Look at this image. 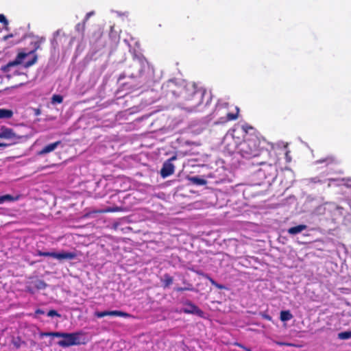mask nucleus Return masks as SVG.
<instances>
[{"instance_id": "36", "label": "nucleus", "mask_w": 351, "mask_h": 351, "mask_svg": "<svg viewBox=\"0 0 351 351\" xmlns=\"http://www.w3.org/2000/svg\"><path fill=\"white\" fill-rule=\"evenodd\" d=\"M237 345L240 346V347H241V348H243L241 344L237 343Z\"/></svg>"}, {"instance_id": "12", "label": "nucleus", "mask_w": 351, "mask_h": 351, "mask_svg": "<svg viewBox=\"0 0 351 351\" xmlns=\"http://www.w3.org/2000/svg\"><path fill=\"white\" fill-rule=\"evenodd\" d=\"M307 228V226L306 225H304V224H300V225H298L296 226H294V227H292V228H290L289 230H288V232L291 234H297L300 232H301L302 231L306 230Z\"/></svg>"}, {"instance_id": "2", "label": "nucleus", "mask_w": 351, "mask_h": 351, "mask_svg": "<svg viewBox=\"0 0 351 351\" xmlns=\"http://www.w3.org/2000/svg\"><path fill=\"white\" fill-rule=\"evenodd\" d=\"M62 337V339L58 342V344L63 348L69 347L74 345L80 344L79 334L77 333H66V332H42L40 337Z\"/></svg>"}, {"instance_id": "14", "label": "nucleus", "mask_w": 351, "mask_h": 351, "mask_svg": "<svg viewBox=\"0 0 351 351\" xmlns=\"http://www.w3.org/2000/svg\"><path fill=\"white\" fill-rule=\"evenodd\" d=\"M13 114V112L10 110L0 109V119L10 118Z\"/></svg>"}, {"instance_id": "16", "label": "nucleus", "mask_w": 351, "mask_h": 351, "mask_svg": "<svg viewBox=\"0 0 351 351\" xmlns=\"http://www.w3.org/2000/svg\"><path fill=\"white\" fill-rule=\"evenodd\" d=\"M339 186H346L347 188H351V179L350 178H342L339 180V183L337 184Z\"/></svg>"}, {"instance_id": "19", "label": "nucleus", "mask_w": 351, "mask_h": 351, "mask_svg": "<svg viewBox=\"0 0 351 351\" xmlns=\"http://www.w3.org/2000/svg\"><path fill=\"white\" fill-rule=\"evenodd\" d=\"M163 282L165 287H168L173 282V278L169 275H165Z\"/></svg>"}, {"instance_id": "1", "label": "nucleus", "mask_w": 351, "mask_h": 351, "mask_svg": "<svg viewBox=\"0 0 351 351\" xmlns=\"http://www.w3.org/2000/svg\"><path fill=\"white\" fill-rule=\"evenodd\" d=\"M262 143L257 136L249 137L237 147V152L245 159L256 157L261 154Z\"/></svg>"}, {"instance_id": "9", "label": "nucleus", "mask_w": 351, "mask_h": 351, "mask_svg": "<svg viewBox=\"0 0 351 351\" xmlns=\"http://www.w3.org/2000/svg\"><path fill=\"white\" fill-rule=\"evenodd\" d=\"M182 311L185 313H191L201 315L202 314V311L195 305L189 303L186 305V306L182 309Z\"/></svg>"}, {"instance_id": "20", "label": "nucleus", "mask_w": 351, "mask_h": 351, "mask_svg": "<svg viewBox=\"0 0 351 351\" xmlns=\"http://www.w3.org/2000/svg\"><path fill=\"white\" fill-rule=\"evenodd\" d=\"M51 102L53 104H60V103L62 102V97L60 96V95H54L52 97Z\"/></svg>"}, {"instance_id": "3", "label": "nucleus", "mask_w": 351, "mask_h": 351, "mask_svg": "<svg viewBox=\"0 0 351 351\" xmlns=\"http://www.w3.org/2000/svg\"><path fill=\"white\" fill-rule=\"evenodd\" d=\"M36 56L33 51L28 53L20 52L17 55L16 59L5 66L3 70L5 72H9L11 67L21 64H23L25 67H29L36 62Z\"/></svg>"}, {"instance_id": "24", "label": "nucleus", "mask_w": 351, "mask_h": 351, "mask_svg": "<svg viewBox=\"0 0 351 351\" xmlns=\"http://www.w3.org/2000/svg\"><path fill=\"white\" fill-rule=\"evenodd\" d=\"M47 315L49 317H53V316H58L60 317V315L57 313V311H56L55 310H51L49 311L48 313H47Z\"/></svg>"}, {"instance_id": "11", "label": "nucleus", "mask_w": 351, "mask_h": 351, "mask_svg": "<svg viewBox=\"0 0 351 351\" xmlns=\"http://www.w3.org/2000/svg\"><path fill=\"white\" fill-rule=\"evenodd\" d=\"M21 195H12L10 194H6L0 196V204H2L5 202H12L17 201L20 199Z\"/></svg>"}, {"instance_id": "8", "label": "nucleus", "mask_w": 351, "mask_h": 351, "mask_svg": "<svg viewBox=\"0 0 351 351\" xmlns=\"http://www.w3.org/2000/svg\"><path fill=\"white\" fill-rule=\"evenodd\" d=\"M15 138L16 134L12 129L3 127L0 130V138L12 140L15 139Z\"/></svg>"}, {"instance_id": "23", "label": "nucleus", "mask_w": 351, "mask_h": 351, "mask_svg": "<svg viewBox=\"0 0 351 351\" xmlns=\"http://www.w3.org/2000/svg\"><path fill=\"white\" fill-rule=\"evenodd\" d=\"M241 128L243 132H248L249 130H252V128L251 126L247 125V124H243L241 126Z\"/></svg>"}, {"instance_id": "17", "label": "nucleus", "mask_w": 351, "mask_h": 351, "mask_svg": "<svg viewBox=\"0 0 351 351\" xmlns=\"http://www.w3.org/2000/svg\"><path fill=\"white\" fill-rule=\"evenodd\" d=\"M237 117V114H234L232 113L227 112L226 113V117H221V120H220V122L221 123H225V122H226L228 121H231V120L236 119Z\"/></svg>"}, {"instance_id": "30", "label": "nucleus", "mask_w": 351, "mask_h": 351, "mask_svg": "<svg viewBox=\"0 0 351 351\" xmlns=\"http://www.w3.org/2000/svg\"><path fill=\"white\" fill-rule=\"evenodd\" d=\"M13 37V34H8L7 36H5L3 38V40H7L8 39H9L10 38H12Z\"/></svg>"}, {"instance_id": "10", "label": "nucleus", "mask_w": 351, "mask_h": 351, "mask_svg": "<svg viewBox=\"0 0 351 351\" xmlns=\"http://www.w3.org/2000/svg\"><path fill=\"white\" fill-rule=\"evenodd\" d=\"M60 144H61V141H56V142L53 143H51V144H49V145H46L45 147H44L39 152V154L40 155H45V154H47L48 153H50V152L54 151L58 147V145H60Z\"/></svg>"}, {"instance_id": "35", "label": "nucleus", "mask_w": 351, "mask_h": 351, "mask_svg": "<svg viewBox=\"0 0 351 351\" xmlns=\"http://www.w3.org/2000/svg\"><path fill=\"white\" fill-rule=\"evenodd\" d=\"M1 146L4 147L5 145L4 144L0 143V147H1Z\"/></svg>"}, {"instance_id": "31", "label": "nucleus", "mask_w": 351, "mask_h": 351, "mask_svg": "<svg viewBox=\"0 0 351 351\" xmlns=\"http://www.w3.org/2000/svg\"><path fill=\"white\" fill-rule=\"evenodd\" d=\"M186 288L180 287V288H178L176 290L178 291H184V290H186Z\"/></svg>"}, {"instance_id": "13", "label": "nucleus", "mask_w": 351, "mask_h": 351, "mask_svg": "<svg viewBox=\"0 0 351 351\" xmlns=\"http://www.w3.org/2000/svg\"><path fill=\"white\" fill-rule=\"evenodd\" d=\"M120 210H121V208L120 207L114 206V207H109V208H107L106 209L94 210L93 213H110V212H117V211H120Z\"/></svg>"}, {"instance_id": "4", "label": "nucleus", "mask_w": 351, "mask_h": 351, "mask_svg": "<svg viewBox=\"0 0 351 351\" xmlns=\"http://www.w3.org/2000/svg\"><path fill=\"white\" fill-rule=\"evenodd\" d=\"M38 255L42 256H50L56 258L59 261L62 260H72L76 258L77 254L71 252H43L41 251L38 252Z\"/></svg>"}, {"instance_id": "5", "label": "nucleus", "mask_w": 351, "mask_h": 351, "mask_svg": "<svg viewBox=\"0 0 351 351\" xmlns=\"http://www.w3.org/2000/svg\"><path fill=\"white\" fill-rule=\"evenodd\" d=\"M203 98V93L200 91H194L192 99H191V104H189L186 106L187 109L189 111H194L196 110L197 106L201 104L202 100Z\"/></svg>"}, {"instance_id": "26", "label": "nucleus", "mask_w": 351, "mask_h": 351, "mask_svg": "<svg viewBox=\"0 0 351 351\" xmlns=\"http://www.w3.org/2000/svg\"><path fill=\"white\" fill-rule=\"evenodd\" d=\"M13 344L17 348H20L21 347V340L19 339L17 340H13Z\"/></svg>"}, {"instance_id": "22", "label": "nucleus", "mask_w": 351, "mask_h": 351, "mask_svg": "<svg viewBox=\"0 0 351 351\" xmlns=\"http://www.w3.org/2000/svg\"><path fill=\"white\" fill-rule=\"evenodd\" d=\"M0 23H3L5 26H8V20L6 19L5 16L2 14H0ZM5 29H8L7 27H5Z\"/></svg>"}, {"instance_id": "21", "label": "nucleus", "mask_w": 351, "mask_h": 351, "mask_svg": "<svg viewBox=\"0 0 351 351\" xmlns=\"http://www.w3.org/2000/svg\"><path fill=\"white\" fill-rule=\"evenodd\" d=\"M35 287L38 289H43L47 287V285L44 281L39 280L35 282Z\"/></svg>"}, {"instance_id": "27", "label": "nucleus", "mask_w": 351, "mask_h": 351, "mask_svg": "<svg viewBox=\"0 0 351 351\" xmlns=\"http://www.w3.org/2000/svg\"><path fill=\"white\" fill-rule=\"evenodd\" d=\"M261 315L266 319H268V320L271 319V317L269 315H268L267 314H266L265 313H261Z\"/></svg>"}, {"instance_id": "34", "label": "nucleus", "mask_w": 351, "mask_h": 351, "mask_svg": "<svg viewBox=\"0 0 351 351\" xmlns=\"http://www.w3.org/2000/svg\"><path fill=\"white\" fill-rule=\"evenodd\" d=\"M245 349L247 350V351H252V350L250 348H245Z\"/></svg>"}, {"instance_id": "37", "label": "nucleus", "mask_w": 351, "mask_h": 351, "mask_svg": "<svg viewBox=\"0 0 351 351\" xmlns=\"http://www.w3.org/2000/svg\"><path fill=\"white\" fill-rule=\"evenodd\" d=\"M286 346H291V344L286 343Z\"/></svg>"}, {"instance_id": "32", "label": "nucleus", "mask_w": 351, "mask_h": 351, "mask_svg": "<svg viewBox=\"0 0 351 351\" xmlns=\"http://www.w3.org/2000/svg\"><path fill=\"white\" fill-rule=\"evenodd\" d=\"M277 344H279V345H284L285 343L283 342H276Z\"/></svg>"}, {"instance_id": "25", "label": "nucleus", "mask_w": 351, "mask_h": 351, "mask_svg": "<svg viewBox=\"0 0 351 351\" xmlns=\"http://www.w3.org/2000/svg\"><path fill=\"white\" fill-rule=\"evenodd\" d=\"M95 14V12L94 11H91V12H89L86 14V16H85V19H84V22H86L88 19L93 16Z\"/></svg>"}, {"instance_id": "7", "label": "nucleus", "mask_w": 351, "mask_h": 351, "mask_svg": "<svg viewBox=\"0 0 351 351\" xmlns=\"http://www.w3.org/2000/svg\"><path fill=\"white\" fill-rule=\"evenodd\" d=\"M175 157H172L170 160L166 161L161 169V176H170L173 173L174 166L171 163V160H174Z\"/></svg>"}, {"instance_id": "29", "label": "nucleus", "mask_w": 351, "mask_h": 351, "mask_svg": "<svg viewBox=\"0 0 351 351\" xmlns=\"http://www.w3.org/2000/svg\"><path fill=\"white\" fill-rule=\"evenodd\" d=\"M292 314L290 313L289 311H287V321L291 319L292 318Z\"/></svg>"}, {"instance_id": "18", "label": "nucleus", "mask_w": 351, "mask_h": 351, "mask_svg": "<svg viewBox=\"0 0 351 351\" xmlns=\"http://www.w3.org/2000/svg\"><path fill=\"white\" fill-rule=\"evenodd\" d=\"M338 338L340 339H348L351 338V330L339 332L338 334Z\"/></svg>"}, {"instance_id": "6", "label": "nucleus", "mask_w": 351, "mask_h": 351, "mask_svg": "<svg viewBox=\"0 0 351 351\" xmlns=\"http://www.w3.org/2000/svg\"><path fill=\"white\" fill-rule=\"evenodd\" d=\"M95 315L97 317H103L104 316L110 315V316H119V317H129V314L127 313L120 311H105L102 312L97 311L95 313Z\"/></svg>"}, {"instance_id": "15", "label": "nucleus", "mask_w": 351, "mask_h": 351, "mask_svg": "<svg viewBox=\"0 0 351 351\" xmlns=\"http://www.w3.org/2000/svg\"><path fill=\"white\" fill-rule=\"evenodd\" d=\"M190 181L195 184L197 185H204L206 183V181L204 179H202L199 177H191Z\"/></svg>"}, {"instance_id": "33", "label": "nucleus", "mask_w": 351, "mask_h": 351, "mask_svg": "<svg viewBox=\"0 0 351 351\" xmlns=\"http://www.w3.org/2000/svg\"><path fill=\"white\" fill-rule=\"evenodd\" d=\"M330 182H335V181H336L337 180H336V179H335V178H332V179H330Z\"/></svg>"}, {"instance_id": "28", "label": "nucleus", "mask_w": 351, "mask_h": 351, "mask_svg": "<svg viewBox=\"0 0 351 351\" xmlns=\"http://www.w3.org/2000/svg\"><path fill=\"white\" fill-rule=\"evenodd\" d=\"M280 319L282 321V322H285V311H282L280 312Z\"/></svg>"}]
</instances>
